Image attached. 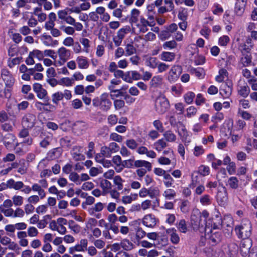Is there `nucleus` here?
<instances>
[{"instance_id":"obj_28","label":"nucleus","mask_w":257,"mask_h":257,"mask_svg":"<svg viewBox=\"0 0 257 257\" xmlns=\"http://www.w3.org/2000/svg\"><path fill=\"white\" fill-rule=\"evenodd\" d=\"M246 3L247 0H241L236 3L234 11L237 16H241L243 14Z\"/></svg>"},{"instance_id":"obj_53","label":"nucleus","mask_w":257,"mask_h":257,"mask_svg":"<svg viewBox=\"0 0 257 257\" xmlns=\"http://www.w3.org/2000/svg\"><path fill=\"white\" fill-rule=\"evenodd\" d=\"M238 182L236 177H231L228 180L227 185L232 189H237L238 187Z\"/></svg>"},{"instance_id":"obj_13","label":"nucleus","mask_w":257,"mask_h":257,"mask_svg":"<svg viewBox=\"0 0 257 257\" xmlns=\"http://www.w3.org/2000/svg\"><path fill=\"white\" fill-rule=\"evenodd\" d=\"M0 243L4 246H8V248L12 250H20L21 248L19 246L18 244L12 241L11 239L7 236H4L2 237L0 240Z\"/></svg>"},{"instance_id":"obj_54","label":"nucleus","mask_w":257,"mask_h":257,"mask_svg":"<svg viewBox=\"0 0 257 257\" xmlns=\"http://www.w3.org/2000/svg\"><path fill=\"white\" fill-rule=\"evenodd\" d=\"M113 106L115 110H119L125 106V102L123 100L118 99L113 100Z\"/></svg>"},{"instance_id":"obj_42","label":"nucleus","mask_w":257,"mask_h":257,"mask_svg":"<svg viewBox=\"0 0 257 257\" xmlns=\"http://www.w3.org/2000/svg\"><path fill=\"white\" fill-rule=\"evenodd\" d=\"M124 180H123L120 176H115L113 178V182L114 185L116 186V189L117 190H121L123 187V183Z\"/></svg>"},{"instance_id":"obj_11","label":"nucleus","mask_w":257,"mask_h":257,"mask_svg":"<svg viewBox=\"0 0 257 257\" xmlns=\"http://www.w3.org/2000/svg\"><path fill=\"white\" fill-rule=\"evenodd\" d=\"M181 72V67L180 66L173 65L168 73L167 79L171 83L175 82L179 78Z\"/></svg>"},{"instance_id":"obj_30","label":"nucleus","mask_w":257,"mask_h":257,"mask_svg":"<svg viewBox=\"0 0 257 257\" xmlns=\"http://www.w3.org/2000/svg\"><path fill=\"white\" fill-rule=\"evenodd\" d=\"M166 232L170 236V240L173 243L178 244L179 243L180 237L174 228L167 229Z\"/></svg>"},{"instance_id":"obj_47","label":"nucleus","mask_w":257,"mask_h":257,"mask_svg":"<svg viewBox=\"0 0 257 257\" xmlns=\"http://www.w3.org/2000/svg\"><path fill=\"white\" fill-rule=\"evenodd\" d=\"M74 84V80L69 77H63L59 80V85L70 87Z\"/></svg>"},{"instance_id":"obj_4","label":"nucleus","mask_w":257,"mask_h":257,"mask_svg":"<svg viewBox=\"0 0 257 257\" xmlns=\"http://www.w3.org/2000/svg\"><path fill=\"white\" fill-rule=\"evenodd\" d=\"M235 231L238 237L241 238H248L251 234V225L250 222L247 219L242 221L240 224L237 225Z\"/></svg>"},{"instance_id":"obj_12","label":"nucleus","mask_w":257,"mask_h":257,"mask_svg":"<svg viewBox=\"0 0 257 257\" xmlns=\"http://www.w3.org/2000/svg\"><path fill=\"white\" fill-rule=\"evenodd\" d=\"M159 222V219L153 214L145 215L142 219V223L149 228L154 227Z\"/></svg>"},{"instance_id":"obj_61","label":"nucleus","mask_w":257,"mask_h":257,"mask_svg":"<svg viewBox=\"0 0 257 257\" xmlns=\"http://www.w3.org/2000/svg\"><path fill=\"white\" fill-rule=\"evenodd\" d=\"M109 139L112 141L120 143L122 142L123 138L116 133H111L109 135Z\"/></svg>"},{"instance_id":"obj_50","label":"nucleus","mask_w":257,"mask_h":257,"mask_svg":"<svg viewBox=\"0 0 257 257\" xmlns=\"http://www.w3.org/2000/svg\"><path fill=\"white\" fill-rule=\"evenodd\" d=\"M188 15V9L185 8L181 7L178 12V18L182 21H186Z\"/></svg>"},{"instance_id":"obj_31","label":"nucleus","mask_w":257,"mask_h":257,"mask_svg":"<svg viewBox=\"0 0 257 257\" xmlns=\"http://www.w3.org/2000/svg\"><path fill=\"white\" fill-rule=\"evenodd\" d=\"M162 84L163 77L160 75L153 76L150 82V86L155 88L161 87Z\"/></svg>"},{"instance_id":"obj_29","label":"nucleus","mask_w":257,"mask_h":257,"mask_svg":"<svg viewBox=\"0 0 257 257\" xmlns=\"http://www.w3.org/2000/svg\"><path fill=\"white\" fill-rule=\"evenodd\" d=\"M137 153L140 155H146L151 158H155L157 156L156 153L153 150H148V149L144 146L140 147L138 148Z\"/></svg>"},{"instance_id":"obj_17","label":"nucleus","mask_w":257,"mask_h":257,"mask_svg":"<svg viewBox=\"0 0 257 257\" xmlns=\"http://www.w3.org/2000/svg\"><path fill=\"white\" fill-rule=\"evenodd\" d=\"M240 245L239 251L242 256H245L250 253L249 249L251 247V241L248 238H243Z\"/></svg>"},{"instance_id":"obj_23","label":"nucleus","mask_w":257,"mask_h":257,"mask_svg":"<svg viewBox=\"0 0 257 257\" xmlns=\"http://www.w3.org/2000/svg\"><path fill=\"white\" fill-rule=\"evenodd\" d=\"M214 229L211 231L210 234H206V237L210 240V243L215 244L219 242L221 240V235L220 233L214 230Z\"/></svg>"},{"instance_id":"obj_45","label":"nucleus","mask_w":257,"mask_h":257,"mask_svg":"<svg viewBox=\"0 0 257 257\" xmlns=\"http://www.w3.org/2000/svg\"><path fill=\"white\" fill-rule=\"evenodd\" d=\"M97 224V220L93 217L89 218L85 222V230H91L95 228Z\"/></svg>"},{"instance_id":"obj_35","label":"nucleus","mask_w":257,"mask_h":257,"mask_svg":"<svg viewBox=\"0 0 257 257\" xmlns=\"http://www.w3.org/2000/svg\"><path fill=\"white\" fill-rule=\"evenodd\" d=\"M103 208V204L101 202H97L93 206L88 208V212L90 215H94L96 212L101 211Z\"/></svg>"},{"instance_id":"obj_26","label":"nucleus","mask_w":257,"mask_h":257,"mask_svg":"<svg viewBox=\"0 0 257 257\" xmlns=\"http://www.w3.org/2000/svg\"><path fill=\"white\" fill-rule=\"evenodd\" d=\"M141 17V11L136 8H134L130 12V22L133 25L140 20Z\"/></svg>"},{"instance_id":"obj_2","label":"nucleus","mask_w":257,"mask_h":257,"mask_svg":"<svg viewBox=\"0 0 257 257\" xmlns=\"http://www.w3.org/2000/svg\"><path fill=\"white\" fill-rule=\"evenodd\" d=\"M1 77L5 85L0 83V97L9 98L11 96V88L14 83L15 79L10 72L6 69L2 70Z\"/></svg>"},{"instance_id":"obj_19","label":"nucleus","mask_w":257,"mask_h":257,"mask_svg":"<svg viewBox=\"0 0 257 257\" xmlns=\"http://www.w3.org/2000/svg\"><path fill=\"white\" fill-rule=\"evenodd\" d=\"M34 91L37 94V97L41 99H44L47 95V91L39 83H35L33 85Z\"/></svg>"},{"instance_id":"obj_62","label":"nucleus","mask_w":257,"mask_h":257,"mask_svg":"<svg viewBox=\"0 0 257 257\" xmlns=\"http://www.w3.org/2000/svg\"><path fill=\"white\" fill-rule=\"evenodd\" d=\"M63 98V93L57 92L52 95V100L54 104H58V102Z\"/></svg>"},{"instance_id":"obj_9","label":"nucleus","mask_w":257,"mask_h":257,"mask_svg":"<svg viewBox=\"0 0 257 257\" xmlns=\"http://www.w3.org/2000/svg\"><path fill=\"white\" fill-rule=\"evenodd\" d=\"M131 31V28L129 26H125L120 29L117 32L116 36L113 39L115 46L116 47L119 46L125 35Z\"/></svg>"},{"instance_id":"obj_24","label":"nucleus","mask_w":257,"mask_h":257,"mask_svg":"<svg viewBox=\"0 0 257 257\" xmlns=\"http://www.w3.org/2000/svg\"><path fill=\"white\" fill-rule=\"evenodd\" d=\"M6 186L7 188L19 190L24 187V184L22 181H15L13 179H10L7 181Z\"/></svg>"},{"instance_id":"obj_3","label":"nucleus","mask_w":257,"mask_h":257,"mask_svg":"<svg viewBox=\"0 0 257 257\" xmlns=\"http://www.w3.org/2000/svg\"><path fill=\"white\" fill-rule=\"evenodd\" d=\"M93 105L98 107L101 110L107 111L111 106V102L107 93H102L99 97H96L92 100Z\"/></svg>"},{"instance_id":"obj_46","label":"nucleus","mask_w":257,"mask_h":257,"mask_svg":"<svg viewBox=\"0 0 257 257\" xmlns=\"http://www.w3.org/2000/svg\"><path fill=\"white\" fill-rule=\"evenodd\" d=\"M250 92L249 88L247 85L240 86L238 89V94L243 97H246Z\"/></svg>"},{"instance_id":"obj_20","label":"nucleus","mask_w":257,"mask_h":257,"mask_svg":"<svg viewBox=\"0 0 257 257\" xmlns=\"http://www.w3.org/2000/svg\"><path fill=\"white\" fill-rule=\"evenodd\" d=\"M216 198L220 205L223 206L226 204L228 199V195L226 189L225 187H223L221 190H218Z\"/></svg>"},{"instance_id":"obj_8","label":"nucleus","mask_w":257,"mask_h":257,"mask_svg":"<svg viewBox=\"0 0 257 257\" xmlns=\"http://www.w3.org/2000/svg\"><path fill=\"white\" fill-rule=\"evenodd\" d=\"M170 103L167 98L163 96H159L156 100L155 108L160 114H163L169 108Z\"/></svg>"},{"instance_id":"obj_25","label":"nucleus","mask_w":257,"mask_h":257,"mask_svg":"<svg viewBox=\"0 0 257 257\" xmlns=\"http://www.w3.org/2000/svg\"><path fill=\"white\" fill-rule=\"evenodd\" d=\"M41 40L43 42V43L47 46L56 45L58 43L57 40H53L50 35L46 34H44L41 36Z\"/></svg>"},{"instance_id":"obj_21","label":"nucleus","mask_w":257,"mask_h":257,"mask_svg":"<svg viewBox=\"0 0 257 257\" xmlns=\"http://www.w3.org/2000/svg\"><path fill=\"white\" fill-rule=\"evenodd\" d=\"M77 65L79 69H87L89 66V63L87 57L80 55L76 58Z\"/></svg>"},{"instance_id":"obj_38","label":"nucleus","mask_w":257,"mask_h":257,"mask_svg":"<svg viewBox=\"0 0 257 257\" xmlns=\"http://www.w3.org/2000/svg\"><path fill=\"white\" fill-rule=\"evenodd\" d=\"M158 61L156 58L153 57H147L145 58L146 65L153 69L156 68L158 66Z\"/></svg>"},{"instance_id":"obj_5","label":"nucleus","mask_w":257,"mask_h":257,"mask_svg":"<svg viewBox=\"0 0 257 257\" xmlns=\"http://www.w3.org/2000/svg\"><path fill=\"white\" fill-rule=\"evenodd\" d=\"M67 224L66 219L59 217L57 220H51L49 224V228L55 231H57L60 234H65L67 232V229L65 225Z\"/></svg>"},{"instance_id":"obj_14","label":"nucleus","mask_w":257,"mask_h":257,"mask_svg":"<svg viewBox=\"0 0 257 257\" xmlns=\"http://www.w3.org/2000/svg\"><path fill=\"white\" fill-rule=\"evenodd\" d=\"M238 50L241 53H249L253 48L252 40L250 38H247L245 42L239 43Z\"/></svg>"},{"instance_id":"obj_59","label":"nucleus","mask_w":257,"mask_h":257,"mask_svg":"<svg viewBox=\"0 0 257 257\" xmlns=\"http://www.w3.org/2000/svg\"><path fill=\"white\" fill-rule=\"evenodd\" d=\"M27 233L30 237H35L39 234V231L35 226H30L27 229Z\"/></svg>"},{"instance_id":"obj_27","label":"nucleus","mask_w":257,"mask_h":257,"mask_svg":"<svg viewBox=\"0 0 257 257\" xmlns=\"http://www.w3.org/2000/svg\"><path fill=\"white\" fill-rule=\"evenodd\" d=\"M35 106L38 110L44 111H51L55 108L54 106L49 103H43L38 101L35 103Z\"/></svg>"},{"instance_id":"obj_58","label":"nucleus","mask_w":257,"mask_h":257,"mask_svg":"<svg viewBox=\"0 0 257 257\" xmlns=\"http://www.w3.org/2000/svg\"><path fill=\"white\" fill-rule=\"evenodd\" d=\"M177 44L175 40H171L165 42L162 45V47L164 49H172L176 48L177 47Z\"/></svg>"},{"instance_id":"obj_60","label":"nucleus","mask_w":257,"mask_h":257,"mask_svg":"<svg viewBox=\"0 0 257 257\" xmlns=\"http://www.w3.org/2000/svg\"><path fill=\"white\" fill-rule=\"evenodd\" d=\"M69 228L75 234L78 233L81 230L80 226L74 223L73 220H71L68 222Z\"/></svg>"},{"instance_id":"obj_18","label":"nucleus","mask_w":257,"mask_h":257,"mask_svg":"<svg viewBox=\"0 0 257 257\" xmlns=\"http://www.w3.org/2000/svg\"><path fill=\"white\" fill-rule=\"evenodd\" d=\"M4 145L8 149H13L18 143L16 137L12 134H8L4 140Z\"/></svg>"},{"instance_id":"obj_34","label":"nucleus","mask_w":257,"mask_h":257,"mask_svg":"<svg viewBox=\"0 0 257 257\" xmlns=\"http://www.w3.org/2000/svg\"><path fill=\"white\" fill-rule=\"evenodd\" d=\"M81 149V147L77 146H75L73 148L72 155L76 161L84 160L85 159L84 156L82 154L80 151Z\"/></svg>"},{"instance_id":"obj_56","label":"nucleus","mask_w":257,"mask_h":257,"mask_svg":"<svg viewBox=\"0 0 257 257\" xmlns=\"http://www.w3.org/2000/svg\"><path fill=\"white\" fill-rule=\"evenodd\" d=\"M195 94L192 91H189L184 95V99L187 104H191L195 98Z\"/></svg>"},{"instance_id":"obj_7","label":"nucleus","mask_w":257,"mask_h":257,"mask_svg":"<svg viewBox=\"0 0 257 257\" xmlns=\"http://www.w3.org/2000/svg\"><path fill=\"white\" fill-rule=\"evenodd\" d=\"M205 224V220L201 218V212L198 209L193 210L191 216V224L194 230L198 229L203 227Z\"/></svg>"},{"instance_id":"obj_16","label":"nucleus","mask_w":257,"mask_h":257,"mask_svg":"<svg viewBox=\"0 0 257 257\" xmlns=\"http://www.w3.org/2000/svg\"><path fill=\"white\" fill-rule=\"evenodd\" d=\"M36 121V116L32 114H27L24 116L22 120V124L24 127L28 128L33 127Z\"/></svg>"},{"instance_id":"obj_52","label":"nucleus","mask_w":257,"mask_h":257,"mask_svg":"<svg viewBox=\"0 0 257 257\" xmlns=\"http://www.w3.org/2000/svg\"><path fill=\"white\" fill-rule=\"evenodd\" d=\"M110 96L112 100L117 99L120 96H124V93L120 89H114L110 91Z\"/></svg>"},{"instance_id":"obj_33","label":"nucleus","mask_w":257,"mask_h":257,"mask_svg":"<svg viewBox=\"0 0 257 257\" xmlns=\"http://www.w3.org/2000/svg\"><path fill=\"white\" fill-rule=\"evenodd\" d=\"M100 186L102 190V195H105L108 193V191L111 189L112 184L110 181L103 179L101 181Z\"/></svg>"},{"instance_id":"obj_57","label":"nucleus","mask_w":257,"mask_h":257,"mask_svg":"<svg viewBox=\"0 0 257 257\" xmlns=\"http://www.w3.org/2000/svg\"><path fill=\"white\" fill-rule=\"evenodd\" d=\"M230 41V38L228 36L223 35L219 38L218 44L220 46L226 47Z\"/></svg>"},{"instance_id":"obj_64","label":"nucleus","mask_w":257,"mask_h":257,"mask_svg":"<svg viewBox=\"0 0 257 257\" xmlns=\"http://www.w3.org/2000/svg\"><path fill=\"white\" fill-rule=\"evenodd\" d=\"M246 126L245 122L242 119H238L234 126L233 132L242 130Z\"/></svg>"},{"instance_id":"obj_22","label":"nucleus","mask_w":257,"mask_h":257,"mask_svg":"<svg viewBox=\"0 0 257 257\" xmlns=\"http://www.w3.org/2000/svg\"><path fill=\"white\" fill-rule=\"evenodd\" d=\"M232 92V89L229 84L223 83L220 88V94L223 98H228Z\"/></svg>"},{"instance_id":"obj_37","label":"nucleus","mask_w":257,"mask_h":257,"mask_svg":"<svg viewBox=\"0 0 257 257\" xmlns=\"http://www.w3.org/2000/svg\"><path fill=\"white\" fill-rule=\"evenodd\" d=\"M134 166L137 168L144 167L148 171H150L152 169L151 163L145 160L135 161Z\"/></svg>"},{"instance_id":"obj_15","label":"nucleus","mask_w":257,"mask_h":257,"mask_svg":"<svg viewBox=\"0 0 257 257\" xmlns=\"http://www.w3.org/2000/svg\"><path fill=\"white\" fill-rule=\"evenodd\" d=\"M178 135L185 146L189 145L191 142V136L187 132L186 128L182 126L178 130Z\"/></svg>"},{"instance_id":"obj_51","label":"nucleus","mask_w":257,"mask_h":257,"mask_svg":"<svg viewBox=\"0 0 257 257\" xmlns=\"http://www.w3.org/2000/svg\"><path fill=\"white\" fill-rule=\"evenodd\" d=\"M125 56H131L136 52V49L132 44L128 43L125 46Z\"/></svg>"},{"instance_id":"obj_48","label":"nucleus","mask_w":257,"mask_h":257,"mask_svg":"<svg viewBox=\"0 0 257 257\" xmlns=\"http://www.w3.org/2000/svg\"><path fill=\"white\" fill-rule=\"evenodd\" d=\"M176 193L175 191L172 189L166 190L163 193V196L168 200H172L176 196Z\"/></svg>"},{"instance_id":"obj_32","label":"nucleus","mask_w":257,"mask_h":257,"mask_svg":"<svg viewBox=\"0 0 257 257\" xmlns=\"http://www.w3.org/2000/svg\"><path fill=\"white\" fill-rule=\"evenodd\" d=\"M176 57V54L174 53L168 51H164L161 53L160 55V58L161 60L166 62L173 61Z\"/></svg>"},{"instance_id":"obj_1","label":"nucleus","mask_w":257,"mask_h":257,"mask_svg":"<svg viewBox=\"0 0 257 257\" xmlns=\"http://www.w3.org/2000/svg\"><path fill=\"white\" fill-rule=\"evenodd\" d=\"M81 11L80 6L71 8H67L59 11L57 15L59 19L65 22L67 24L74 26L77 31H81L83 28L82 24L79 22H76L75 19L69 15V14L72 13L79 14Z\"/></svg>"},{"instance_id":"obj_43","label":"nucleus","mask_w":257,"mask_h":257,"mask_svg":"<svg viewBox=\"0 0 257 257\" xmlns=\"http://www.w3.org/2000/svg\"><path fill=\"white\" fill-rule=\"evenodd\" d=\"M167 146L166 141L163 139L158 140L154 144V148L158 152L162 151Z\"/></svg>"},{"instance_id":"obj_49","label":"nucleus","mask_w":257,"mask_h":257,"mask_svg":"<svg viewBox=\"0 0 257 257\" xmlns=\"http://www.w3.org/2000/svg\"><path fill=\"white\" fill-rule=\"evenodd\" d=\"M163 136L165 140L168 142H174L176 140V135L171 131H166L164 134Z\"/></svg>"},{"instance_id":"obj_63","label":"nucleus","mask_w":257,"mask_h":257,"mask_svg":"<svg viewBox=\"0 0 257 257\" xmlns=\"http://www.w3.org/2000/svg\"><path fill=\"white\" fill-rule=\"evenodd\" d=\"M24 198L20 195H14L12 197L13 203L15 206H20L23 204Z\"/></svg>"},{"instance_id":"obj_55","label":"nucleus","mask_w":257,"mask_h":257,"mask_svg":"<svg viewBox=\"0 0 257 257\" xmlns=\"http://www.w3.org/2000/svg\"><path fill=\"white\" fill-rule=\"evenodd\" d=\"M121 247L125 250H130L133 248V244L128 239H123L120 242Z\"/></svg>"},{"instance_id":"obj_36","label":"nucleus","mask_w":257,"mask_h":257,"mask_svg":"<svg viewBox=\"0 0 257 257\" xmlns=\"http://www.w3.org/2000/svg\"><path fill=\"white\" fill-rule=\"evenodd\" d=\"M251 56L249 53H241L240 63L244 67L249 66L251 63Z\"/></svg>"},{"instance_id":"obj_41","label":"nucleus","mask_w":257,"mask_h":257,"mask_svg":"<svg viewBox=\"0 0 257 257\" xmlns=\"http://www.w3.org/2000/svg\"><path fill=\"white\" fill-rule=\"evenodd\" d=\"M13 149L16 153L20 155L25 154L28 151V148L23 143H18Z\"/></svg>"},{"instance_id":"obj_39","label":"nucleus","mask_w":257,"mask_h":257,"mask_svg":"<svg viewBox=\"0 0 257 257\" xmlns=\"http://www.w3.org/2000/svg\"><path fill=\"white\" fill-rule=\"evenodd\" d=\"M32 189L34 192H37L41 199H43L46 196V192L44 190L38 183H34L32 186Z\"/></svg>"},{"instance_id":"obj_44","label":"nucleus","mask_w":257,"mask_h":257,"mask_svg":"<svg viewBox=\"0 0 257 257\" xmlns=\"http://www.w3.org/2000/svg\"><path fill=\"white\" fill-rule=\"evenodd\" d=\"M178 230L182 233H185L188 231V227L186 221L184 219L180 220L176 224Z\"/></svg>"},{"instance_id":"obj_40","label":"nucleus","mask_w":257,"mask_h":257,"mask_svg":"<svg viewBox=\"0 0 257 257\" xmlns=\"http://www.w3.org/2000/svg\"><path fill=\"white\" fill-rule=\"evenodd\" d=\"M79 42L83 46V52L88 53L89 52L90 48V40L85 38H81L79 39Z\"/></svg>"},{"instance_id":"obj_10","label":"nucleus","mask_w":257,"mask_h":257,"mask_svg":"<svg viewBox=\"0 0 257 257\" xmlns=\"http://www.w3.org/2000/svg\"><path fill=\"white\" fill-rule=\"evenodd\" d=\"M134 27H133V30L134 32L137 31L139 33H145L148 31V27H150V25L147 19L143 16H141L140 19V22L139 21L137 23H135Z\"/></svg>"},{"instance_id":"obj_6","label":"nucleus","mask_w":257,"mask_h":257,"mask_svg":"<svg viewBox=\"0 0 257 257\" xmlns=\"http://www.w3.org/2000/svg\"><path fill=\"white\" fill-rule=\"evenodd\" d=\"M57 54L58 59L54 62L55 66H63L70 58L71 56V52L69 50L67 49L64 47H61L57 50Z\"/></svg>"}]
</instances>
